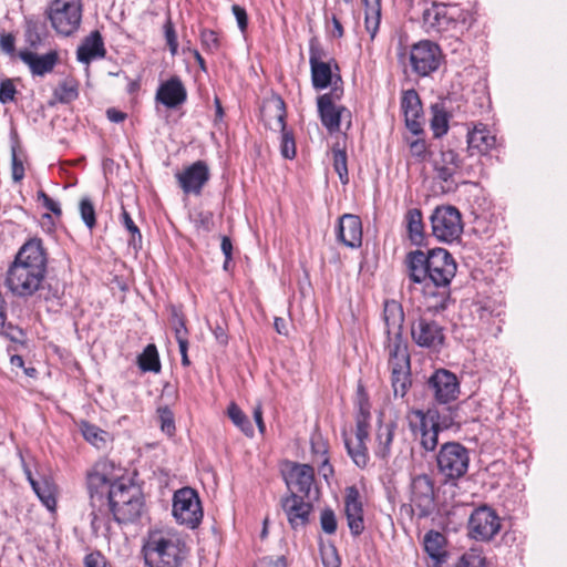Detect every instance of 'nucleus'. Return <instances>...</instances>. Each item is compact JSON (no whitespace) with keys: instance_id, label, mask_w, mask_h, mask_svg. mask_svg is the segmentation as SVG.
<instances>
[{"instance_id":"5fc2aeb1","label":"nucleus","mask_w":567,"mask_h":567,"mask_svg":"<svg viewBox=\"0 0 567 567\" xmlns=\"http://www.w3.org/2000/svg\"><path fill=\"white\" fill-rule=\"evenodd\" d=\"M163 29H164V37H165L168 50H169L171 54L173 56H175L178 52V41H177V33L175 31V28H174L171 17H167Z\"/></svg>"},{"instance_id":"4d7b16f0","label":"nucleus","mask_w":567,"mask_h":567,"mask_svg":"<svg viewBox=\"0 0 567 567\" xmlns=\"http://www.w3.org/2000/svg\"><path fill=\"white\" fill-rule=\"evenodd\" d=\"M320 553L324 567H340V557L333 545H321Z\"/></svg>"},{"instance_id":"9b49d317","label":"nucleus","mask_w":567,"mask_h":567,"mask_svg":"<svg viewBox=\"0 0 567 567\" xmlns=\"http://www.w3.org/2000/svg\"><path fill=\"white\" fill-rule=\"evenodd\" d=\"M433 235L441 241L452 243L461 236L463 224L460 212L453 206H439L431 215Z\"/></svg>"},{"instance_id":"37998d69","label":"nucleus","mask_w":567,"mask_h":567,"mask_svg":"<svg viewBox=\"0 0 567 567\" xmlns=\"http://www.w3.org/2000/svg\"><path fill=\"white\" fill-rule=\"evenodd\" d=\"M227 415L231 422L247 436H254V427L244 411L231 402L227 409Z\"/></svg>"},{"instance_id":"e433bc0d","label":"nucleus","mask_w":567,"mask_h":567,"mask_svg":"<svg viewBox=\"0 0 567 567\" xmlns=\"http://www.w3.org/2000/svg\"><path fill=\"white\" fill-rule=\"evenodd\" d=\"M391 370V383L393 393L396 398H403L411 384L410 381V365L405 368L395 367Z\"/></svg>"},{"instance_id":"0eeeda50","label":"nucleus","mask_w":567,"mask_h":567,"mask_svg":"<svg viewBox=\"0 0 567 567\" xmlns=\"http://www.w3.org/2000/svg\"><path fill=\"white\" fill-rule=\"evenodd\" d=\"M82 9V0H54L48 11L52 28L62 35H71L80 28Z\"/></svg>"},{"instance_id":"c03bdc74","label":"nucleus","mask_w":567,"mask_h":567,"mask_svg":"<svg viewBox=\"0 0 567 567\" xmlns=\"http://www.w3.org/2000/svg\"><path fill=\"white\" fill-rule=\"evenodd\" d=\"M81 432L83 437L97 449H103L106 445L107 432L103 431L99 426L89 422L81 423Z\"/></svg>"},{"instance_id":"72a5a7b5","label":"nucleus","mask_w":567,"mask_h":567,"mask_svg":"<svg viewBox=\"0 0 567 567\" xmlns=\"http://www.w3.org/2000/svg\"><path fill=\"white\" fill-rule=\"evenodd\" d=\"M395 427L396 425L392 422L379 426L374 452L379 458L386 460L390 456Z\"/></svg>"},{"instance_id":"09e8293b","label":"nucleus","mask_w":567,"mask_h":567,"mask_svg":"<svg viewBox=\"0 0 567 567\" xmlns=\"http://www.w3.org/2000/svg\"><path fill=\"white\" fill-rule=\"evenodd\" d=\"M8 303L0 291V334H4L12 340L17 339V333L21 334V330L12 323L8 322Z\"/></svg>"},{"instance_id":"39448f33","label":"nucleus","mask_w":567,"mask_h":567,"mask_svg":"<svg viewBox=\"0 0 567 567\" xmlns=\"http://www.w3.org/2000/svg\"><path fill=\"white\" fill-rule=\"evenodd\" d=\"M112 467L110 462L100 461L95 463L86 476L90 506L92 508L90 513L91 526L95 532L104 524L106 502L110 498L111 489H113V483L116 481L110 476Z\"/></svg>"},{"instance_id":"2f4dec72","label":"nucleus","mask_w":567,"mask_h":567,"mask_svg":"<svg viewBox=\"0 0 567 567\" xmlns=\"http://www.w3.org/2000/svg\"><path fill=\"white\" fill-rule=\"evenodd\" d=\"M386 351L389 355V368L408 367L410 365V355L408 351V343L400 337L386 338Z\"/></svg>"},{"instance_id":"c756f323","label":"nucleus","mask_w":567,"mask_h":567,"mask_svg":"<svg viewBox=\"0 0 567 567\" xmlns=\"http://www.w3.org/2000/svg\"><path fill=\"white\" fill-rule=\"evenodd\" d=\"M104 43L99 31H94L86 37L76 51L78 60L86 64L92 60L104 58Z\"/></svg>"},{"instance_id":"338daca9","label":"nucleus","mask_w":567,"mask_h":567,"mask_svg":"<svg viewBox=\"0 0 567 567\" xmlns=\"http://www.w3.org/2000/svg\"><path fill=\"white\" fill-rule=\"evenodd\" d=\"M256 567H287V563L284 556L277 557L276 559L265 557L258 561Z\"/></svg>"},{"instance_id":"6e6552de","label":"nucleus","mask_w":567,"mask_h":567,"mask_svg":"<svg viewBox=\"0 0 567 567\" xmlns=\"http://www.w3.org/2000/svg\"><path fill=\"white\" fill-rule=\"evenodd\" d=\"M439 472L446 480L462 477L468 468V451L460 443L449 442L442 445L437 456Z\"/></svg>"},{"instance_id":"f03ea898","label":"nucleus","mask_w":567,"mask_h":567,"mask_svg":"<svg viewBox=\"0 0 567 567\" xmlns=\"http://www.w3.org/2000/svg\"><path fill=\"white\" fill-rule=\"evenodd\" d=\"M47 254L40 238H31L17 252L6 272L4 286L16 297L34 296L43 286Z\"/></svg>"},{"instance_id":"dca6fc26","label":"nucleus","mask_w":567,"mask_h":567,"mask_svg":"<svg viewBox=\"0 0 567 567\" xmlns=\"http://www.w3.org/2000/svg\"><path fill=\"white\" fill-rule=\"evenodd\" d=\"M462 166L460 155L451 150H442L437 157L433 161L435 178L443 182V190H452L456 187L455 176L458 174Z\"/></svg>"},{"instance_id":"423d86ee","label":"nucleus","mask_w":567,"mask_h":567,"mask_svg":"<svg viewBox=\"0 0 567 567\" xmlns=\"http://www.w3.org/2000/svg\"><path fill=\"white\" fill-rule=\"evenodd\" d=\"M261 116L265 123L274 131L281 133L280 152L285 158L296 156V143L292 134L286 130V105L280 96H274L264 103Z\"/></svg>"},{"instance_id":"13d9d810","label":"nucleus","mask_w":567,"mask_h":567,"mask_svg":"<svg viewBox=\"0 0 567 567\" xmlns=\"http://www.w3.org/2000/svg\"><path fill=\"white\" fill-rule=\"evenodd\" d=\"M80 214L81 218L89 229L95 226V209L92 202L89 198H82L80 202Z\"/></svg>"},{"instance_id":"a878e982","label":"nucleus","mask_w":567,"mask_h":567,"mask_svg":"<svg viewBox=\"0 0 567 567\" xmlns=\"http://www.w3.org/2000/svg\"><path fill=\"white\" fill-rule=\"evenodd\" d=\"M401 109L405 117L406 127L413 133L421 132L420 116L422 113V104L415 90H408L401 99Z\"/></svg>"},{"instance_id":"bb28decb","label":"nucleus","mask_w":567,"mask_h":567,"mask_svg":"<svg viewBox=\"0 0 567 567\" xmlns=\"http://www.w3.org/2000/svg\"><path fill=\"white\" fill-rule=\"evenodd\" d=\"M416 416L420 419L422 447L425 451H434L439 444V433L441 431L440 424L435 421V415L431 411L427 413L416 411Z\"/></svg>"},{"instance_id":"2eb2a0df","label":"nucleus","mask_w":567,"mask_h":567,"mask_svg":"<svg viewBox=\"0 0 567 567\" xmlns=\"http://www.w3.org/2000/svg\"><path fill=\"white\" fill-rule=\"evenodd\" d=\"M427 385L437 403L447 404L458 398V380L456 375L449 370H436L430 377Z\"/></svg>"},{"instance_id":"ddd939ff","label":"nucleus","mask_w":567,"mask_h":567,"mask_svg":"<svg viewBox=\"0 0 567 567\" xmlns=\"http://www.w3.org/2000/svg\"><path fill=\"white\" fill-rule=\"evenodd\" d=\"M411 337L416 346L432 351H439L445 339L443 327L423 315L412 322Z\"/></svg>"},{"instance_id":"49530a36","label":"nucleus","mask_w":567,"mask_h":567,"mask_svg":"<svg viewBox=\"0 0 567 567\" xmlns=\"http://www.w3.org/2000/svg\"><path fill=\"white\" fill-rule=\"evenodd\" d=\"M169 311V323L174 330L177 343H181V341L188 342V329L186 328L185 318L182 311L175 306H172Z\"/></svg>"},{"instance_id":"f257e3e1","label":"nucleus","mask_w":567,"mask_h":567,"mask_svg":"<svg viewBox=\"0 0 567 567\" xmlns=\"http://www.w3.org/2000/svg\"><path fill=\"white\" fill-rule=\"evenodd\" d=\"M406 272L414 290L424 297L429 311L440 312L450 299V284L456 274V262L444 248L410 251L405 258Z\"/></svg>"},{"instance_id":"0e129e2a","label":"nucleus","mask_w":567,"mask_h":567,"mask_svg":"<svg viewBox=\"0 0 567 567\" xmlns=\"http://www.w3.org/2000/svg\"><path fill=\"white\" fill-rule=\"evenodd\" d=\"M11 162H12V178L14 182H20L24 177V167H23L22 162L18 158L14 147H12Z\"/></svg>"},{"instance_id":"473e14b6","label":"nucleus","mask_w":567,"mask_h":567,"mask_svg":"<svg viewBox=\"0 0 567 567\" xmlns=\"http://www.w3.org/2000/svg\"><path fill=\"white\" fill-rule=\"evenodd\" d=\"M31 486L41 503L51 512L56 506V486L49 477H41L39 481H31Z\"/></svg>"},{"instance_id":"8fccbe9b","label":"nucleus","mask_w":567,"mask_h":567,"mask_svg":"<svg viewBox=\"0 0 567 567\" xmlns=\"http://www.w3.org/2000/svg\"><path fill=\"white\" fill-rule=\"evenodd\" d=\"M333 167L338 174L341 183L346 185L349 182L348 166H347V153L340 148H333Z\"/></svg>"},{"instance_id":"79ce46f5","label":"nucleus","mask_w":567,"mask_h":567,"mask_svg":"<svg viewBox=\"0 0 567 567\" xmlns=\"http://www.w3.org/2000/svg\"><path fill=\"white\" fill-rule=\"evenodd\" d=\"M138 367L144 372H159L161 362L155 344H147L144 351L138 355Z\"/></svg>"},{"instance_id":"b1692460","label":"nucleus","mask_w":567,"mask_h":567,"mask_svg":"<svg viewBox=\"0 0 567 567\" xmlns=\"http://www.w3.org/2000/svg\"><path fill=\"white\" fill-rule=\"evenodd\" d=\"M19 58L29 66L30 72L34 76H43L52 72L59 61V54L54 50L45 54L23 50L19 52Z\"/></svg>"},{"instance_id":"de8ad7c7","label":"nucleus","mask_w":567,"mask_h":567,"mask_svg":"<svg viewBox=\"0 0 567 567\" xmlns=\"http://www.w3.org/2000/svg\"><path fill=\"white\" fill-rule=\"evenodd\" d=\"M454 567H488V561L481 549L471 548L460 557Z\"/></svg>"},{"instance_id":"052dcab7","label":"nucleus","mask_w":567,"mask_h":567,"mask_svg":"<svg viewBox=\"0 0 567 567\" xmlns=\"http://www.w3.org/2000/svg\"><path fill=\"white\" fill-rule=\"evenodd\" d=\"M37 199L40 202L43 207L53 213L56 216H61L62 210L60 204L51 198L45 192L39 190L37 194Z\"/></svg>"},{"instance_id":"864d4df0","label":"nucleus","mask_w":567,"mask_h":567,"mask_svg":"<svg viewBox=\"0 0 567 567\" xmlns=\"http://www.w3.org/2000/svg\"><path fill=\"white\" fill-rule=\"evenodd\" d=\"M157 414L161 430L167 435L172 436L175 432V420L173 412L167 406H163L157 409Z\"/></svg>"},{"instance_id":"c85d7f7f","label":"nucleus","mask_w":567,"mask_h":567,"mask_svg":"<svg viewBox=\"0 0 567 567\" xmlns=\"http://www.w3.org/2000/svg\"><path fill=\"white\" fill-rule=\"evenodd\" d=\"M383 321L385 326L386 338L402 336L404 312L399 302L395 300L384 302Z\"/></svg>"},{"instance_id":"f8f14e48","label":"nucleus","mask_w":567,"mask_h":567,"mask_svg":"<svg viewBox=\"0 0 567 567\" xmlns=\"http://www.w3.org/2000/svg\"><path fill=\"white\" fill-rule=\"evenodd\" d=\"M501 518L494 509L483 505L475 508L468 518V535L481 542H488L501 530Z\"/></svg>"},{"instance_id":"e2e57ef3","label":"nucleus","mask_w":567,"mask_h":567,"mask_svg":"<svg viewBox=\"0 0 567 567\" xmlns=\"http://www.w3.org/2000/svg\"><path fill=\"white\" fill-rule=\"evenodd\" d=\"M231 11L236 18L240 32L243 34L246 33L248 27V16L245 8L240 7L239 4H234L231 7Z\"/></svg>"},{"instance_id":"7c9ffc66","label":"nucleus","mask_w":567,"mask_h":567,"mask_svg":"<svg viewBox=\"0 0 567 567\" xmlns=\"http://www.w3.org/2000/svg\"><path fill=\"white\" fill-rule=\"evenodd\" d=\"M143 507V499H134L132 503L107 506L104 516L111 513L118 524L132 523L141 517Z\"/></svg>"},{"instance_id":"4be33fe9","label":"nucleus","mask_w":567,"mask_h":567,"mask_svg":"<svg viewBox=\"0 0 567 567\" xmlns=\"http://www.w3.org/2000/svg\"><path fill=\"white\" fill-rule=\"evenodd\" d=\"M337 237L344 246L358 248L362 244V223L357 215L344 214L339 218Z\"/></svg>"},{"instance_id":"a19ab883","label":"nucleus","mask_w":567,"mask_h":567,"mask_svg":"<svg viewBox=\"0 0 567 567\" xmlns=\"http://www.w3.org/2000/svg\"><path fill=\"white\" fill-rule=\"evenodd\" d=\"M344 444L353 463L358 467L364 468L369 463V454L365 442L352 441V439L346 437Z\"/></svg>"},{"instance_id":"393cba45","label":"nucleus","mask_w":567,"mask_h":567,"mask_svg":"<svg viewBox=\"0 0 567 567\" xmlns=\"http://www.w3.org/2000/svg\"><path fill=\"white\" fill-rule=\"evenodd\" d=\"M496 146V136L483 123H476L467 132V147L471 154H487Z\"/></svg>"},{"instance_id":"f704fd0d","label":"nucleus","mask_w":567,"mask_h":567,"mask_svg":"<svg viewBox=\"0 0 567 567\" xmlns=\"http://www.w3.org/2000/svg\"><path fill=\"white\" fill-rule=\"evenodd\" d=\"M409 238L415 245H421L424 238L422 213L417 208L409 209L405 215Z\"/></svg>"},{"instance_id":"ea45409f","label":"nucleus","mask_w":567,"mask_h":567,"mask_svg":"<svg viewBox=\"0 0 567 567\" xmlns=\"http://www.w3.org/2000/svg\"><path fill=\"white\" fill-rule=\"evenodd\" d=\"M445 537L440 532L430 530L424 536L425 551L436 560H441L444 556Z\"/></svg>"},{"instance_id":"603ef678","label":"nucleus","mask_w":567,"mask_h":567,"mask_svg":"<svg viewBox=\"0 0 567 567\" xmlns=\"http://www.w3.org/2000/svg\"><path fill=\"white\" fill-rule=\"evenodd\" d=\"M121 216H122V221H123L124 227L132 235V237L130 239V245L133 246L134 248L141 247L142 234H141L138 227L135 225V223L133 221L132 217L130 216V214L125 209H123Z\"/></svg>"},{"instance_id":"cd10ccee","label":"nucleus","mask_w":567,"mask_h":567,"mask_svg":"<svg viewBox=\"0 0 567 567\" xmlns=\"http://www.w3.org/2000/svg\"><path fill=\"white\" fill-rule=\"evenodd\" d=\"M134 499H143L141 488L128 480H117L113 483L106 507L127 502L132 503Z\"/></svg>"},{"instance_id":"20e7f679","label":"nucleus","mask_w":567,"mask_h":567,"mask_svg":"<svg viewBox=\"0 0 567 567\" xmlns=\"http://www.w3.org/2000/svg\"><path fill=\"white\" fill-rule=\"evenodd\" d=\"M471 20L470 11L456 3L433 2L422 12V25L430 34L457 38L468 29Z\"/></svg>"},{"instance_id":"f3484780","label":"nucleus","mask_w":567,"mask_h":567,"mask_svg":"<svg viewBox=\"0 0 567 567\" xmlns=\"http://www.w3.org/2000/svg\"><path fill=\"white\" fill-rule=\"evenodd\" d=\"M175 176L185 194L200 195L203 187L209 181L210 173L206 162L197 161Z\"/></svg>"},{"instance_id":"680f3d73","label":"nucleus","mask_w":567,"mask_h":567,"mask_svg":"<svg viewBox=\"0 0 567 567\" xmlns=\"http://www.w3.org/2000/svg\"><path fill=\"white\" fill-rule=\"evenodd\" d=\"M16 92V86L11 80L7 79L2 81L0 83V102L2 104L12 102L14 100Z\"/></svg>"},{"instance_id":"6ab92c4d","label":"nucleus","mask_w":567,"mask_h":567,"mask_svg":"<svg viewBox=\"0 0 567 567\" xmlns=\"http://www.w3.org/2000/svg\"><path fill=\"white\" fill-rule=\"evenodd\" d=\"M344 513L351 534L354 536L362 534L364 530V511L360 493L355 486L346 489Z\"/></svg>"},{"instance_id":"9d476101","label":"nucleus","mask_w":567,"mask_h":567,"mask_svg":"<svg viewBox=\"0 0 567 567\" xmlns=\"http://www.w3.org/2000/svg\"><path fill=\"white\" fill-rule=\"evenodd\" d=\"M173 515L182 525L189 528L198 526L203 518V509L195 489L184 487L175 492L173 498Z\"/></svg>"},{"instance_id":"3c124183","label":"nucleus","mask_w":567,"mask_h":567,"mask_svg":"<svg viewBox=\"0 0 567 567\" xmlns=\"http://www.w3.org/2000/svg\"><path fill=\"white\" fill-rule=\"evenodd\" d=\"M328 62V52L319 43L317 39H311L309 42V64L317 65L320 63ZM329 62H333V60H329Z\"/></svg>"},{"instance_id":"774afa93","label":"nucleus","mask_w":567,"mask_h":567,"mask_svg":"<svg viewBox=\"0 0 567 567\" xmlns=\"http://www.w3.org/2000/svg\"><path fill=\"white\" fill-rule=\"evenodd\" d=\"M84 564H85V567H103L104 559L100 554L91 553L85 556Z\"/></svg>"},{"instance_id":"4468645a","label":"nucleus","mask_w":567,"mask_h":567,"mask_svg":"<svg viewBox=\"0 0 567 567\" xmlns=\"http://www.w3.org/2000/svg\"><path fill=\"white\" fill-rule=\"evenodd\" d=\"M442 61V52L437 44L423 40L414 44L410 52V62L413 71L421 76L430 75L436 71Z\"/></svg>"},{"instance_id":"58836bf2","label":"nucleus","mask_w":567,"mask_h":567,"mask_svg":"<svg viewBox=\"0 0 567 567\" xmlns=\"http://www.w3.org/2000/svg\"><path fill=\"white\" fill-rule=\"evenodd\" d=\"M311 82L316 90L327 89L332 83L331 62L311 65Z\"/></svg>"},{"instance_id":"412c9836","label":"nucleus","mask_w":567,"mask_h":567,"mask_svg":"<svg viewBox=\"0 0 567 567\" xmlns=\"http://www.w3.org/2000/svg\"><path fill=\"white\" fill-rule=\"evenodd\" d=\"M285 480L291 492L299 493L301 496H309L315 481V470L308 464H293Z\"/></svg>"},{"instance_id":"7ed1b4c3","label":"nucleus","mask_w":567,"mask_h":567,"mask_svg":"<svg viewBox=\"0 0 567 567\" xmlns=\"http://www.w3.org/2000/svg\"><path fill=\"white\" fill-rule=\"evenodd\" d=\"M142 555L147 567H182L187 547L174 529H153L144 539Z\"/></svg>"},{"instance_id":"bf43d9fd","label":"nucleus","mask_w":567,"mask_h":567,"mask_svg":"<svg viewBox=\"0 0 567 567\" xmlns=\"http://www.w3.org/2000/svg\"><path fill=\"white\" fill-rule=\"evenodd\" d=\"M320 525L326 534L332 535L337 530V517L332 509L326 508L320 515Z\"/></svg>"},{"instance_id":"a18cd8bd","label":"nucleus","mask_w":567,"mask_h":567,"mask_svg":"<svg viewBox=\"0 0 567 567\" xmlns=\"http://www.w3.org/2000/svg\"><path fill=\"white\" fill-rule=\"evenodd\" d=\"M431 128L435 137H441L447 133L449 130V115L445 109L441 105L432 106Z\"/></svg>"},{"instance_id":"aec40b11","label":"nucleus","mask_w":567,"mask_h":567,"mask_svg":"<svg viewBox=\"0 0 567 567\" xmlns=\"http://www.w3.org/2000/svg\"><path fill=\"white\" fill-rule=\"evenodd\" d=\"M281 506L293 529L303 527L309 522L312 505L309 502H305L303 496L291 492L281 501Z\"/></svg>"},{"instance_id":"6e6d98bb","label":"nucleus","mask_w":567,"mask_h":567,"mask_svg":"<svg viewBox=\"0 0 567 567\" xmlns=\"http://www.w3.org/2000/svg\"><path fill=\"white\" fill-rule=\"evenodd\" d=\"M199 38L202 47L205 51L213 53L219 49L220 42L215 31L209 29H203L200 31Z\"/></svg>"},{"instance_id":"1a4fd4ad","label":"nucleus","mask_w":567,"mask_h":567,"mask_svg":"<svg viewBox=\"0 0 567 567\" xmlns=\"http://www.w3.org/2000/svg\"><path fill=\"white\" fill-rule=\"evenodd\" d=\"M409 501L412 512L419 518L430 516L435 511V488L433 480L426 474L412 477L409 486Z\"/></svg>"},{"instance_id":"a211bd4d","label":"nucleus","mask_w":567,"mask_h":567,"mask_svg":"<svg viewBox=\"0 0 567 567\" xmlns=\"http://www.w3.org/2000/svg\"><path fill=\"white\" fill-rule=\"evenodd\" d=\"M317 104L322 125L331 133L340 131L341 121L351 116L346 107L333 103L332 93L320 95Z\"/></svg>"},{"instance_id":"4c0bfd02","label":"nucleus","mask_w":567,"mask_h":567,"mask_svg":"<svg viewBox=\"0 0 567 567\" xmlns=\"http://www.w3.org/2000/svg\"><path fill=\"white\" fill-rule=\"evenodd\" d=\"M54 97L60 103H71L79 96V83L74 78L62 80L53 92Z\"/></svg>"},{"instance_id":"69168bd1","label":"nucleus","mask_w":567,"mask_h":567,"mask_svg":"<svg viewBox=\"0 0 567 567\" xmlns=\"http://www.w3.org/2000/svg\"><path fill=\"white\" fill-rule=\"evenodd\" d=\"M0 49L9 55H13L16 51V39L11 33H2L0 35Z\"/></svg>"},{"instance_id":"c9c22d12","label":"nucleus","mask_w":567,"mask_h":567,"mask_svg":"<svg viewBox=\"0 0 567 567\" xmlns=\"http://www.w3.org/2000/svg\"><path fill=\"white\" fill-rule=\"evenodd\" d=\"M365 7V29L373 39L381 22V0H363Z\"/></svg>"},{"instance_id":"5701e85b","label":"nucleus","mask_w":567,"mask_h":567,"mask_svg":"<svg viewBox=\"0 0 567 567\" xmlns=\"http://www.w3.org/2000/svg\"><path fill=\"white\" fill-rule=\"evenodd\" d=\"M155 99L167 109H175L186 101L187 92L181 79L178 76H172L161 83Z\"/></svg>"}]
</instances>
